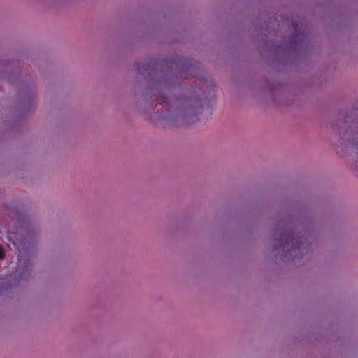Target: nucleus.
Masks as SVG:
<instances>
[{"mask_svg": "<svg viewBox=\"0 0 358 358\" xmlns=\"http://www.w3.org/2000/svg\"><path fill=\"white\" fill-rule=\"evenodd\" d=\"M292 238V237L288 233L282 234L280 236V242H281L282 246H285V245H289L291 241Z\"/></svg>", "mask_w": 358, "mask_h": 358, "instance_id": "f257e3e1", "label": "nucleus"}, {"mask_svg": "<svg viewBox=\"0 0 358 358\" xmlns=\"http://www.w3.org/2000/svg\"><path fill=\"white\" fill-rule=\"evenodd\" d=\"M5 254L3 249L1 246H0V259H3L4 258Z\"/></svg>", "mask_w": 358, "mask_h": 358, "instance_id": "f03ea898", "label": "nucleus"}]
</instances>
